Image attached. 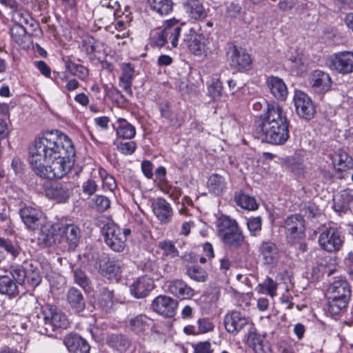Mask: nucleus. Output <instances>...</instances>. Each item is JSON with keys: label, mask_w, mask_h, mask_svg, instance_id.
<instances>
[{"label": "nucleus", "mask_w": 353, "mask_h": 353, "mask_svg": "<svg viewBox=\"0 0 353 353\" xmlns=\"http://www.w3.org/2000/svg\"><path fill=\"white\" fill-rule=\"evenodd\" d=\"M75 150L68 136L59 131L38 137L29 149V162L40 177L61 178L74 163Z\"/></svg>", "instance_id": "obj_1"}, {"label": "nucleus", "mask_w": 353, "mask_h": 353, "mask_svg": "<svg viewBox=\"0 0 353 353\" xmlns=\"http://www.w3.org/2000/svg\"><path fill=\"white\" fill-rule=\"evenodd\" d=\"M289 125L283 108L276 102L268 103L260 125L263 139L273 145L284 144L290 137Z\"/></svg>", "instance_id": "obj_2"}, {"label": "nucleus", "mask_w": 353, "mask_h": 353, "mask_svg": "<svg viewBox=\"0 0 353 353\" xmlns=\"http://www.w3.org/2000/svg\"><path fill=\"white\" fill-rule=\"evenodd\" d=\"M42 318L35 311L29 314L30 321L38 325V332L41 334L51 336L57 329H65L69 325V321L66 315L57 307L52 305H46L41 310Z\"/></svg>", "instance_id": "obj_3"}, {"label": "nucleus", "mask_w": 353, "mask_h": 353, "mask_svg": "<svg viewBox=\"0 0 353 353\" xmlns=\"http://www.w3.org/2000/svg\"><path fill=\"white\" fill-rule=\"evenodd\" d=\"M217 235L222 243L230 249H237L244 243L243 232L235 219L221 215L216 220Z\"/></svg>", "instance_id": "obj_4"}, {"label": "nucleus", "mask_w": 353, "mask_h": 353, "mask_svg": "<svg viewBox=\"0 0 353 353\" xmlns=\"http://www.w3.org/2000/svg\"><path fill=\"white\" fill-rule=\"evenodd\" d=\"M327 294L329 311L333 314H337L347 307L351 296V290L346 280L339 278L330 284Z\"/></svg>", "instance_id": "obj_5"}, {"label": "nucleus", "mask_w": 353, "mask_h": 353, "mask_svg": "<svg viewBox=\"0 0 353 353\" xmlns=\"http://www.w3.org/2000/svg\"><path fill=\"white\" fill-rule=\"evenodd\" d=\"M184 24L174 19L168 20L164 24L163 29L152 38V42L157 47H162L170 41L172 48H176L178 46L179 37L181 32L184 31Z\"/></svg>", "instance_id": "obj_6"}, {"label": "nucleus", "mask_w": 353, "mask_h": 353, "mask_svg": "<svg viewBox=\"0 0 353 353\" xmlns=\"http://www.w3.org/2000/svg\"><path fill=\"white\" fill-rule=\"evenodd\" d=\"M131 234L128 228L122 230L114 223H108L103 228V234L106 245L113 251L123 252L126 238Z\"/></svg>", "instance_id": "obj_7"}, {"label": "nucleus", "mask_w": 353, "mask_h": 353, "mask_svg": "<svg viewBox=\"0 0 353 353\" xmlns=\"http://www.w3.org/2000/svg\"><path fill=\"white\" fill-rule=\"evenodd\" d=\"M285 233L291 243L301 239L305 232V221L301 215L292 214L286 218L284 222Z\"/></svg>", "instance_id": "obj_8"}, {"label": "nucleus", "mask_w": 353, "mask_h": 353, "mask_svg": "<svg viewBox=\"0 0 353 353\" xmlns=\"http://www.w3.org/2000/svg\"><path fill=\"white\" fill-rule=\"evenodd\" d=\"M19 215L26 227L31 230H39L46 223L43 212L34 208L24 207L20 209Z\"/></svg>", "instance_id": "obj_9"}, {"label": "nucleus", "mask_w": 353, "mask_h": 353, "mask_svg": "<svg viewBox=\"0 0 353 353\" xmlns=\"http://www.w3.org/2000/svg\"><path fill=\"white\" fill-rule=\"evenodd\" d=\"M320 247L328 252L339 251L343 245L339 231L334 228H325L319 236Z\"/></svg>", "instance_id": "obj_10"}, {"label": "nucleus", "mask_w": 353, "mask_h": 353, "mask_svg": "<svg viewBox=\"0 0 353 353\" xmlns=\"http://www.w3.org/2000/svg\"><path fill=\"white\" fill-rule=\"evenodd\" d=\"M227 54L230 66L236 70H247L250 68L252 59L244 49L232 46L229 48Z\"/></svg>", "instance_id": "obj_11"}, {"label": "nucleus", "mask_w": 353, "mask_h": 353, "mask_svg": "<svg viewBox=\"0 0 353 353\" xmlns=\"http://www.w3.org/2000/svg\"><path fill=\"white\" fill-rule=\"evenodd\" d=\"M250 323H253L241 312L236 310L227 313L224 317L225 330L234 336L237 335L246 325L250 327Z\"/></svg>", "instance_id": "obj_12"}, {"label": "nucleus", "mask_w": 353, "mask_h": 353, "mask_svg": "<svg viewBox=\"0 0 353 353\" xmlns=\"http://www.w3.org/2000/svg\"><path fill=\"white\" fill-rule=\"evenodd\" d=\"M293 100L296 113L299 117L307 120L314 117L316 112L315 107L311 99L305 92L300 90L295 91Z\"/></svg>", "instance_id": "obj_13"}, {"label": "nucleus", "mask_w": 353, "mask_h": 353, "mask_svg": "<svg viewBox=\"0 0 353 353\" xmlns=\"http://www.w3.org/2000/svg\"><path fill=\"white\" fill-rule=\"evenodd\" d=\"M246 337L248 345L254 353H271L272 350L269 342L266 340V335L259 333L253 323H250Z\"/></svg>", "instance_id": "obj_14"}, {"label": "nucleus", "mask_w": 353, "mask_h": 353, "mask_svg": "<svg viewBox=\"0 0 353 353\" xmlns=\"http://www.w3.org/2000/svg\"><path fill=\"white\" fill-rule=\"evenodd\" d=\"M74 187V184L69 181L54 183L46 190V194L57 203H65L72 194Z\"/></svg>", "instance_id": "obj_15"}, {"label": "nucleus", "mask_w": 353, "mask_h": 353, "mask_svg": "<svg viewBox=\"0 0 353 353\" xmlns=\"http://www.w3.org/2000/svg\"><path fill=\"white\" fill-rule=\"evenodd\" d=\"M330 68L336 72L346 74L353 72V52L343 51L334 54L330 58Z\"/></svg>", "instance_id": "obj_16"}, {"label": "nucleus", "mask_w": 353, "mask_h": 353, "mask_svg": "<svg viewBox=\"0 0 353 353\" xmlns=\"http://www.w3.org/2000/svg\"><path fill=\"white\" fill-rule=\"evenodd\" d=\"M205 41L206 39L204 37L196 34L193 28H190L188 32L184 33L183 43L186 46L192 53L201 56L205 54L207 51Z\"/></svg>", "instance_id": "obj_17"}, {"label": "nucleus", "mask_w": 353, "mask_h": 353, "mask_svg": "<svg viewBox=\"0 0 353 353\" xmlns=\"http://www.w3.org/2000/svg\"><path fill=\"white\" fill-rule=\"evenodd\" d=\"M178 302L168 296H159L152 301L153 310L165 317H172L175 314Z\"/></svg>", "instance_id": "obj_18"}, {"label": "nucleus", "mask_w": 353, "mask_h": 353, "mask_svg": "<svg viewBox=\"0 0 353 353\" xmlns=\"http://www.w3.org/2000/svg\"><path fill=\"white\" fill-rule=\"evenodd\" d=\"M152 212L157 219L163 224L169 223L173 215L171 205L163 198H157L151 205Z\"/></svg>", "instance_id": "obj_19"}, {"label": "nucleus", "mask_w": 353, "mask_h": 353, "mask_svg": "<svg viewBox=\"0 0 353 353\" xmlns=\"http://www.w3.org/2000/svg\"><path fill=\"white\" fill-rule=\"evenodd\" d=\"M167 291L180 300L190 299L194 295V290L181 279L168 282Z\"/></svg>", "instance_id": "obj_20"}, {"label": "nucleus", "mask_w": 353, "mask_h": 353, "mask_svg": "<svg viewBox=\"0 0 353 353\" xmlns=\"http://www.w3.org/2000/svg\"><path fill=\"white\" fill-rule=\"evenodd\" d=\"M99 272L108 279L118 281L121 277L122 267L117 261L103 259L100 261Z\"/></svg>", "instance_id": "obj_21"}, {"label": "nucleus", "mask_w": 353, "mask_h": 353, "mask_svg": "<svg viewBox=\"0 0 353 353\" xmlns=\"http://www.w3.org/2000/svg\"><path fill=\"white\" fill-rule=\"evenodd\" d=\"M154 288L153 280L147 276H142L133 281L130 286V291L134 298L142 299L147 296Z\"/></svg>", "instance_id": "obj_22"}, {"label": "nucleus", "mask_w": 353, "mask_h": 353, "mask_svg": "<svg viewBox=\"0 0 353 353\" xmlns=\"http://www.w3.org/2000/svg\"><path fill=\"white\" fill-rule=\"evenodd\" d=\"M310 83L315 92L323 94L330 90L332 80L327 73L317 70L310 74Z\"/></svg>", "instance_id": "obj_23"}, {"label": "nucleus", "mask_w": 353, "mask_h": 353, "mask_svg": "<svg viewBox=\"0 0 353 353\" xmlns=\"http://www.w3.org/2000/svg\"><path fill=\"white\" fill-rule=\"evenodd\" d=\"M58 231L68 243V249L70 250H75L81 238L80 229L73 224H68L59 227Z\"/></svg>", "instance_id": "obj_24"}, {"label": "nucleus", "mask_w": 353, "mask_h": 353, "mask_svg": "<svg viewBox=\"0 0 353 353\" xmlns=\"http://www.w3.org/2000/svg\"><path fill=\"white\" fill-rule=\"evenodd\" d=\"M67 349L72 353H89L90 345L81 336L77 334L70 333L66 335L63 340Z\"/></svg>", "instance_id": "obj_25"}, {"label": "nucleus", "mask_w": 353, "mask_h": 353, "mask_svg": "<svg viewBox=\"0 0 353 353\" xmlns=\"http://www.w3.org/2000/svg\"><path fill=\"white\" fill-rule=\"evenodd\" d=\"M259 252L265 265H274L280 259L279 248L274 243L270 241L262 242Z\"/></svg>", "instance_id": "obj_26"}, {"label": "nucleus", "mask_w": 353, "mask_h": 353, "mask_svg": "<svg viewBox=\"0 0 353 353\" xmlns=\"http://www.w3.org/2000/svg\"><path fill=\"white\" fill-rule=\"evenodd\" d=\"M267 85L271 94L279 101H285L288 94L286 84L278 77L271 76L267 79Z\"/></svg>", "instance_id": "obj_27"}, {"label": "nucleus", "mask_w": 353, "mask_h": 353, "mask_svg": "<svg viewBox=\"0 0 353 353\" xmlns=\"http://www.w3.org/2000/svg\"><path fill=\"white\" fill-rule=\"evenodd\" d=\"M10 34L12 40L23 49H29L32 44V35L27 32L23 26L12 25Z\"/></svg>", "instance_id": "obj_28"}, {"label": "nucleus", "mask_w": 353, "mask_h": 353, "mask_svg": "<svg viewBox=\"0 0 353 353\" xmlns=\"http://www.w3.org/2000/svg\"><path fill=\"white\" fill-rule=\"evenodd\" d=\"M121 72L119 85L125 92L131 95L132 94V83L135 73L134 67L130 63H123Z\"/></svg>", "instance_id": "obj_29"}, {"label": "nucleus", "mask_w": 353, "mask_h": 353, "mask_svg": "<svg viewBox=\"0 0 353 353\" xmlns=\"http://www.w3.org/2000/svg\"><path fill=\"white\" fill-rule=\"evenodd\" d=\"M108 345L119 353H125L131 346V341L123 334H111L107 339Z\"/></svg>", "instance_id": "obj_30"}, {"label": "nucleus", "mask_w": 353, "mask_h": 353, "mask_svg": "<svg viewBox=\"0 0 353 353\" xmlns=\"http://www.w3.org/2000/svg\"><path fill=\"white\" fill-rule=\"evenodd\" d=\"M333 208L336 212H344L349 208L350 204L353 202V190L346 189L335 196L333 199Z\"/></svg>", "instance_id": "obj_31"}, {"label": "nucleus", "mask_w": 353, "mask_h": 353, "mask_svg": "<svg viewBox=\"0 0 353 353\" xmlns=\"http://www.w3.org/2000/svg\"><path fill=\"white\" fill-rule=\"evenodd\" d=\"M39 230H41L38 236V243L40 245L50 247L57 242H60L58 240L57 236L54 234V232L57 230L54 227L52 226L51 228H48L45 225Z\"/></svg>", "instance_id": "obj_32"}, {"label": "nucleus", "mask_w": 353, "mask_h": 353, "mask_svg": "<svg viewBox=\"0 0 353 353\" xmlns=\"http://www.w3.org/2000/svg\"><path fill=\"white\" fill-rule=\"evenodd\" d=\"M68 302L71 307L77 312L83 311L85 306V301L81 291L75 288H71L67 294Z\"/></svg>", "instance_id": "obj_33"}, {"label": "nucleus", "mask_w": 353, "mask_h": 353, "mask_svg": "<svg viewBox=\"0 0 353 353\" xmlns=\"http://www.w3.org/2000/svg\"><path fill=\"white\" fill-rule=\"evenodd\" d=\"M150 319L144 314L129 317L127 325L130 330L137 334L144 332L149 326Z\"/></svg>", "instance_id": "obj_34"}, {"label": "nucleus", "mask_w": 353, "mask_h": 353, "mask_svg": "<svg viewBox=\"0 0 353 353\" xmlns=\"http://www.w3.org/2000/svg\"><path fill=\"white\" fill-rule=\"evenodd\" d=\"M12 21L14 23L13 25L23 26L26 24L32 27L34 25V20L28 12L20 8L19 4L17 6L16 9L12 10Z\"/></svg>", "instance_id": "obj_35"}, {"label": "nucleus", "mask_w": 353, "mask_h": 353, "mask_svg": "<svg viewBox=\"0 0 353 353\" xmlns=\"http://www.w3.org/2000/svg\"><path fill=\"white\" fill-rule=\"evenodd\" d=\"M235 203L248 210H255L258 208V204L255 199L244 194L241 190L236 192L234 198Z\"/></svg>", "instance_id": "obj_36"}, {"label": "nucleus", "mask_w": 353, "mask_h": 353, "mask_svg": "<svg viewBox=\"0 0 353 353\" xmlns=\"http://www.w3.org/2000/svg\"><path fill=\"white\" fill-rule=\"evenodd\" d=\"M208 188L212 193L216 195L221 194L226 188L225 179L218 174H212L208 181Z\"/></svg>", "instance_id": "obj_37"}, {"label": "nucleus", "mask_w": 353, "mask_h": 353, "mask_svg": "<svg viewBox=\"0 0 353 353\" xmlns=\"http://www.w3.org/2000/svg\"><path fill=\"white\" fill-rule=\"evenodd\" d=\"M119 125L117 128V135L123 139H130L136 134L135 128L129 123L125 119L119 118L117 120Z\"/></svg>", "instance_id": "obj_38"}, {"label": "nucleus", "mask_w": 353, "mask_h": 353, "mask_svg": "<svg viewBox=\"0 0 353 353\" xmlns=\"http://www.w3.org/2000/svg\"><path fill=\"white\" fill-rule=\"evenodd\" d=\"M149 7L161 15H166L172 11V0H147Z\"/></svg>", "instance_id": "obj_39"}, {"label": "nucleus", "mask_w": 353, "mask_h": 353, "mask_svg": "<svg viewBox=\"0 0 353 353\" xmlns=\"http://www.w3.org/2000/svg\"><path fill=\"white\" fill-rule=\"evenodd\" d=\"M333 163L339 171H344L353 166L352 157L345 151L339 150L333 157Z\"/></svg>", "instance_id": "obj_40"}, {"label": "nucleus", "mask_w": 353, "mask_h": 353, "mask_svg": "<svg viewBox=\"0 0 353 353\" xmlns=\"http://www.w3.org/2000/svg\"><path fill=\"white\" fill-rule=\"evenodd\" d=\"M186 10L190 17L194 19H204L207 16L205 9L199 0H189L186 4Z\"/></svg>", "instance_id": "obj_41"}, {"label": "nucleus", "mask_w": 353, "mask_h": 353, "mask_svg": "<svg viewBox=\"0 0 353 353\" xmlns=\"http://www.w3.org/2000/svg\"><path fill=\"white\" fill-rule=\"evenodd\" d=\"M17 291L16 282L8 275L0 276V294L12 296Z\"/></svg>", "instance_id": "obj_42"}, {"label": "nucleus", "mask_w": 353, "mask_h": 353, "mask_svg": "<svg viewBox=\"0 0 353 353\" xmlns=\"http://www.w3.org/2000/svg\"><path fill=\"white\" fill-rule=\"evenodd\" d=\"M65 67L72 75L77 77L82 81H85L89 76V70L82 65L68 61L65 63Z\"/></svg>", "instance_id": "obj_43"}, {"label": "nucleus", "mask_w": 353, "mask_h": 353, "mask_svg": "<svg viewBox=\"0 0 353 353\" xmlns=\"http://www.w3.org/2000/svg\"><path fill=\"white\" fill-rule=\"evenodd\" d=\"M277 285L272 279L267 277L262 283L258 285L256 290L260 294H266L274 297L276 295Z\"/></svg>", "instance_id": "obj_44"}, {"label": "nucleus", "mask_w": 353, "mask_h": 353, "mask_svg": "<svg viewBox=\"0 0 353 353\" xmlns=\"http://www.w3.org/2000/svg\"><path fill=\"white\" fill-rule=\"evenodd\" d=\"M74 281L76 284L82 288L85 291L91 290V281L86 274L79 268L73 271Z\"/></svg>", "instance_id": "obj_45"}, {"label": "nucleus", "mask_w": 353, "mask_h": 353, "mask_svg": "<svg viewBox=\"0 0 353 353\" xmlns=\"http://www.w3.org/2000/svg\"><path fill=\"white\" fill-rule=\"evenodd\" d=\"M289 63L290 70L296 75L302 74L307 71V65L300 56H292L289 59Z\"/></svg>", "instance_id": "obj_46"}, {"label": "nucleus", "mask_w": 353, "mask_h": 353, "mask_svg": "<svg viewBox=\"0 0 353 353\" xmlns=\"http://www.w3.org/2000/svg\"><path fill=\"white\" fill-rule=\"evenodd\" d=\"M158 246L163 251V256L173 259L179 256V251L174 243L171 241H160Z\"/></svg>", "instance_id": "obj_47"}, {"label": "nucleus", "mask_w": 353, "mask_h": 353, "mask_svg": "<svg viewBox=\"0 0 353 353\" xmlns=\"http://www.w3.org/2000/svg\"><path fill=\"white\" fill-rule=\"evenodd\" d=\"M187 274L191 279L197 282H203L207 278L206 272L198 266H192L188 268Z\"/></svg>", "instance_id": "obj_48"}, {"label": "nucleus", "mask_w": 353, "mask_h": 353, "mask_svg": "<svg viewBox=\"0 0 353 353\" xmlns=\"http://www.w3.org/2000/svg\"><path fill=\"white\" fill-rule=\"evenodd\" d=\"M262 221L260 216L251 217L247 221V227L250 235L256 236L261 230Z\"/></svg>", "instance_id": "obj_49"}, {"label": "nucleus", "mask_w": 353, "mask_h": 353, "mask_svg": "<svg viewBox=\"0 0 353 353\" xmlns=\"http://www.w3.org/2000/svg\"><path fill=\"white\" fill-rule=\"evenodd\" d=\"M161 190L168 194L170 198L174 201H176L181 195V190L176 186H172L165 182L160 186Z\"/></svg>", "instance_id": "obj_50"}, {"label": "nucleus", "mask_w": 353, "mask_h": 353, "mask_svg": "<svg viewBox=\"0 0 353 353\" xmlns=\"http://www.w3.org/2000/svg\"><path fill=\"white\" fill-rule=\"evenodd\" d=\"M12 279L16 282V284H22L27 276V273L21 266H13L11 268Z\"/></svg>", "instance_id": "obj_51"}, {"label": "nucleus", "mask_w": 353, "mask_h": 353, "mask_svg": "<svg viewBox=\"0 0 353 353\" xmlns=\"http://www.w3.org/2000/svg\"><path fill=\"white\" fill-rule=\"evenodd\" d=\"M103 181V188L105 190L112 192L117 188V183L114 178L108 174L105 170H100L99 172Z\"/></svg>", "instance_id": "obj_52"}, {"label": "nucleus", "mask_w": 353, "mask_h": 353, "mask_svg": "<svg viewBox=\"0 0 353 353\" xmlns=\"http://www.w3.org/2000/svg\"><path fill=\"white\" fill-rule=\"evenodd\" d=\"M99 302L102 306L110 307L114 302V292L108 288H103L101 294Z\"/></svg>", "instance_id": "obj_53"}, {"label": "nucleus", "mask_w": 353, "mask_h": 353, "mask_svg": "<svg viewBox=\"0 0 353 353\" xmlns=\"http://www.w3.org/2000/svg\"><path fill=\"white\" fill-rule=\"evenodd\" d=\"M117 150L125 155L133 154L137 148V144L134 141L120 142L117 143Z\"/></svg>", "instance_id": "obj_54"}, {"label": "nucleus", "mask_w": 353, "mask_h": 353, "mask_svg": "<svg viewBox=\"0 0 353 353\" xmlns=\"http://www.w3.org/2000/svg\"><path fill=\"white\" fill-rule=\"evenodd\" d=\"M222 89L223 88L220 82H212L208 87V94L212 99L215 100L221 96Z\"/></svg>", "instance_id": "obj_55"}, {"label": "nucleus", "mask_w": 353, "mask_h": 353, "mask_svg": "<svg viewBox=\"0 0 353 353\" xmlns=\"http://www.w3.org/2000/svg\"><path fill=\"white\" fill-rule=\"evenodd\" d=\"M198 330L196 334H204L213 330L214 325L208 319H199L197 321Z\"/></svg>", "instance_id": "obj_56"}, {"label": "nucleus", "mask_w": 353, "mask_h": 353, "mask_svg": "<svg viewBox=\"0 0 353 353\" xmlns=\"http://www.w3.org/2000/svg\"><path fill=\"white\" fill-rule=\"evenodd\" d=\"M97 184L92 179H88L82 185L83 191L88 195H92L97 190Z\"/></svg>", "instance_id": "obj_57"}, {"label": "nucleus", "mask_w": 353, "mask_h": 353, "mask_svg": "<svg viewBox=\"0 0 353 353\" xmlns=\"http://www.w3.org/2000/svg\"><path fill=\"white\" fill-rule=\"evenodd\" d=\"M194 353H212L209 341L199 342L194 346Z\"/></svg>", "instance_id": "obj_58"}, {"label": "nucleus", "mask_w": 353, "mask_h": 353, "mask_svg": "<svg viewBox=\"0 0 353 353\" xmlns=\"http://www.w3.org/2000/svg\"><path fill=\"white\" fill-rule=\"evenodd\" d=\"M95 203L100 211L107 210L110 205V200L106 196L101 195L96 197Z\"/></svg>", "instance_id": "obj_59"}, {"label": "nucleus", "mask_w": 353, "mask_h": 353, "mask_svg": "<svg viewBox=\"0 0 353 353\" xmlns=\"http://www.w3.org/2000/svg\"><path fill=\"white\" fill-rule=\"evenodd\" d=\"M0 247L3 248L6 251H7L8 253H10L14 256L17 255V250L10 241L0 237Z\"/></svg>", "instance_id": "obj_60"}, {"label": "nucleus", "mask_w": 353, "mask_h": 353, "mask_svg": "<svg viewBox=\"0 0 353 353\" xmlns=\"http://www.w3.org/2000/svg\"><path fill=\"white\" fill-rule=\"evenodd\" d=\"M159 111L162 117L170 119L172 115L170 105L168 103H161L159 105Z\"/></svg>", "instance_id": "obj_61"}, {"label": "nucleus", "mask_w": 353, "mask_h": 353, "mask_svg": "<svg viewBox=\"0 0 353 353\" xmlns=\"http://www.w3.org/2000/svg\"><path fill=\"white\" fill-rule=\"evenodd\" d=\"M141 168L143 173L147 178L151 179L152 177V164L149 161H143Z\"/></svg>", "instance_id": "obj_62"}, {"label": "nucleus", "mask_w": 353, "mask_h": 353, "mask_svg": "<svg viewBox=\"0 0 353 353\" xmlns=\"http://www.w3.org/2000/svg\"><path fill=\"white\" fill-rule=\"evenodd\" d=\"M35 65L39 70L46 77H50V68L43 61H39L35 62Z\"/></svg>", "instance_id": "obj_63"}, {"label": "nucleus", "mask_w": 353, "mask_h": 353, "mask_svg": "<svg viewBox=\"0 0 353 353\" xmlns=\"http://www.w3.org/2000/svg\"><path fill=\"white\" fill-rule=\"evenodd\" d=\"M26 279L28 282L32 286L38 285L41 282V278L34 271L27 274Z\"/></svg>", "instance_id": "obj_64"}]
</instances>
